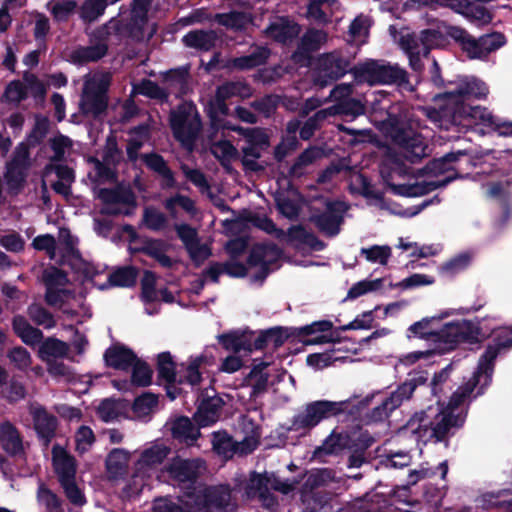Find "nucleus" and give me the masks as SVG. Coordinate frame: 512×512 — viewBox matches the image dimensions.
Returning <instances> with one entry per match:
<instances>
[{"instance_id": "f257e3e1", "label": "nucleus", "mask_w": 512, "mask_h": 512, "mask_svg": "<svg viewBox=\"0 0 512 512\" xmlns=\"http://www.w3.org/2000/svg\"><path fill=\"white\" fill-rule=\"evenodd\" d=\"M438 108H424L423 113L440 128L452 127L470 129L475 126L489 127L494 124L492 114L479 105H469L453 92H446L436 97Z\"/></svg>"}, {"instance_id": "f03ea898", "label": "nucleus", "mask_w": 512, "mask_h": 512, "mask_svg": "<svg viewBox=\"0 0 512 512\" xmlns=\"http://www.w3.org/2000/svg\"><path fill=\"white\" fill-rule=\"evenodd\" d=\"M380 173L390 190L394 194L401 196H422L439 187V184L436 182H409L408 180H410V172L408 169L399 162L393 161L391 159L386 160L382 164Z\"/></svg>"}, {"instance_id": "7ed1b4c3", "label": "nucleus", "mask_w": 512, "mask_h": 512, "mask_svg": "<svg viewBox=\"0 0 512 512\" xmlns=\"http://www.w3.org/2000/svg\"><path fill=\"white\" fill-rule=\"evenodd\" d=\"M185 497L183 501L190 507L188 512H221L229 504L231 492L225 485H194L188 488Z\"/></svg>"}, {"instance_id": "20e7f679", "label": "nucleus", "mask_w": 512, "mask_h": 512, "mask_svg": "<svg viewBox=\"0 0 512 512\" xmlns=\"http://www.w3.org/2000/svg\"><path fill=\"white\" fill-rule=\"evenodd\" d=\"M169 453L170 448L164 443L154 442L146 447L134 464L132 483L127 487V494H138Z\"/></svg>"}, {"instance_id": "39448f33", "label": "nucleus", "mask_w": 512, "mask_h": 512, "mask_svg": "<svg viewBox=\"0 0 512 512\" xmlns=\"http://www.w3.org/2000/svg\"><path fill=\"white\" fill-rule=\"evenodd\" d=\"M385 131L394 143L402 148L403 156L410 162H415L427 155V145L422 137L413 129V124L407 126L396 117H389L385 123Z\"/></svg>"}, {"instance_id": "423d86ee", "label": "nucleus", "mask_w": 512, "mask_h": 512, "mask_svg": "<svg viewBox=\"0 0 512 512\" xmlns=\"http://www.w3.org/2000/svg\"><path fill=\"white\" fill-rule=\"evenodd\" d=\"M111 82V75L96 72L85 76L80 109L84 114L97 116L107 107L106 91Z\"/></svg>"}, {"instance_id": "0eeeda50", "label": "nucleus", "mask_w": 512, "mask_h": 512, "mask_svg": "<svg viewBox=\"0 0 512 512\" xmlns=\"http://www.w3.org/2000/svg\"><path fill=\"white\" fill-rule=\"evenodd\" d=\"M498 347L496 346H489L483 356L481 357L478 369L473 374V376L468 380V382L459 387L451 396L447 407L445 410L449 411L453 415H456L459 412H463L461 407L465 404L467 399L469 398L470 394L473 392L476 385L480 382V379L483 377L485 378L484 384L486 385L490 378L492 373V364L495 358L498 355Z\"/></svg>"}, {"instance_id": "6e6552de", "label": "nucleus", "mask_w": 512, "mask_h": 512, "mask_svg": "<svg viewBox=\"0 0 512 512\" xmlns=\"http://www.w3.org/2000/svg\"><path fill=\"white\" fill-rule=\"evenodd\" d=\"M358 83L401 84L406 82V72L397 65L385 64L378 61H368L353 69Z\"/></svg>"}, {"instance_id": "1a4fd4ad", "label": "nucleus", "mask_w": 512, "mask_h": 512, "mask_svg": "<svg viewBox=\"0 0 512 512\" xmlns=\"http://www.w3.org/2000/svg\"><path fill=\"white\" fill-rule=\"evenodd\" d=\"M170 124L175 138L185 146H190L196 138L201 121L192 104H182L172 111Z\"/></svg>"}, {"instance_id": "9d476101", "label": "nucleus", "mask_w": 512, "mask_h": 512, "mask_svg": "<svg viewBox=\"0 0 512 512\" xmlns=\"http://www.w3.org/2000/svg\"><path fill=\"white\" fill-rule=\"evenodd\" d=\"M346 402L314 401L307 404L304 410L298 413L292 422L294 430H310L323 419L335 416L344 410Z\"/></svg>"}, {"instance_id": "9b49d317", "label": "nucleus", "mask_w": 512, "mask_h": 512, "mask_svg": "<svg viewBox=\"0 0 512 512\" xmlns=\"http://www.w3.org/2000/svg\"><path fill=\"white\" fill-rule=\"evenodd\" d=\"M426 382V377L420 375L407 379L388 397H386L378 406L374 407L368 417L373 422H380L387 419L390 414L402 405L403 402L409 400L415 389Z\"/></svg>"}, {"instance_id": "f8f14e48", "label": "nucleus", "mask_w": 512, "mask_h": 512, "mask_svg": "<svg viewBox=\"0 0 512 512\" xmlns=\"http://www.w3.org/2000/svg\"><path fill=\"white\" fill-rule=\"evenodd\" d=\"M97 197L103 203L102 212L105 214L130 215L136 207V200L130 188L117 186L112 189H99Z\"/></svg>"}, {"instance_id": "ddd939ff", "label": "nucleus", "mask_w": 512, "mask_h": 512, "mask_svg": "<svg viewBox=\"0 0 512 512\" xmlns=\"http://www.w3.org/2000/svg\"><path fill=\"white\" fill-rule=\"evenodd\" d=\"M203 469L200 459L174 457L165 467L169 477L178 483H192Z\"/></svg>"}, {"instance_id": "4468645a", "label": "nucleus", "mask_w": 512, "mask_h": 512, "mask_svg": "<svg viewBox=\"0 0 512 512\" xmlns=\"http://www.w3.org/2000/svg\"><path fill=\"white\" fill-rule=\"evenodd\" d=\"M347 62L336 53L325 54L319 59L316 84L321 87L343 76L347 70Z\"/></svg>"}, {"instance_id": "2eb2a0df", "label": "nucleus", "mask_w": 512, "mask_h": 512, "mask_svg": "<svg viewBox=\"0 0 512 512\" xmlns=\"http://www.w3.org/2000/svg\"><path fill=\"white\" fill-rule=\"evenodd\" d=\"M150 0H133L131 33L138 40L151 38L155 33V27L148 23L147 12Z\"/></svg>"}, {"instance_id": "dca6fc26", "label": "nucleus", "mask_w": 512, "mask_h": 512, "mask_svg": "<svg viewBox=\"0 0 512 512\" xmlns=\"http://www.w3.org/2000/svg\"><path fill=\"white\" fill-rule=\"evenodd\" d=\"M281 256V250L274 244L256 245L250 254L249 263L260 266L261 273L255 276V281L262 282L268 274V267L274 264Z\"/></svg>"}, {"instance_id": "f3484780", "label": "nucleus", "mask_w": 512, "mask_h": 512, "mask_svg": "<svg viewBox=\"0 0 512 512\" xmlns=\"http://www.w3.org/2000/svg\"><path fill=\"white\" fill-rule=\"evenodd\" d=\"M465 416L466 414L462 411L453 415L445 409L441 410L432 418L431 440L434 439L436 442L444 440L451 428L463 424Z\"/></svg>"}, {"instance_id": "a211bd4d", "label": "nucleus", "mask_w": 512, "mask_h": 512, "mask_svg": "<svg viewBox=\"0 0 512 512\" xmlns=\"http://www.w3.org/2000/svg\"><path fill=\"white\" fill-rule=\"evenodd\" d=\"M0 445L11 456L21 457L25 454V442L19 430L9 421L0 423Z\"/></svg>"}, {"instance_id": "6ab92c4d", "label": "nucleus", "mask_w": 512, "mask_h": 512, "mask_svg": "<svg viewBox=\"0 0 512 512\" xmlns=\"http://www.w3.org/2000/svg\"><path fill=\"white\" fill-rule=\"evenodd\" d=\"M431 409L428 411L416 412L401 429L404 434H410L416 441L426 443L431 440Z\"/></svg>"}, {"instance_id": "aec40b11", "label": "nucleus", "mask_w": 512, "mask_h": 512, "mask_svg": "<svg viewBox=\"0 0 512 512\" xmlns=\"http://www.w3.org/2000/svg\"><path fill=\"white\" fill-rule=\"evenodd\" d=\"M436 36V32L432 30L423 31L420 37L406 33L401 36L399 43L408 55L426 56Z\"/></svg>"}, {"instance_id": "412c9836", "label": "nucleus", "mask_w": 512, "mask_h": 512, "mask_svg": "<svg viewBox=\"0 0 512 512\" xmlns=\"http://www.w3.org/2000/svg\"><path fill=\"white\" fill-rule=\"evenodd\" d=\"M131 461V452L123 448L112 449L106 457L105 467L109 479L119 480L126 476Z\"/></svg>"}, {"instance_id": "4be33fe9", "label": "nucleus", "mask_w": 512, "mask_h": 512, "mask_svg": "<svg viewBox=\"0 0 512 512\" xmlns=\"http://www.w3.org/2000/svg\"><path fill=\"white\" fill-rule=\"evenodd\" d=\"M30 413L38 435L44 440V444L48 445L56 430V418L49 414L42 406L35 404L30 406Z\"/></svg>"}, {"instance_id": "5701e85b", "label": "nucleus", "mask_w": 512, "mask_h": 512, "mask_svg": "<svg viewBox=\"0 0 512 512\" xmlns=\"http://www.w3.org/2000/svg\"><path fill=\"white\" fill-rule=\"evenodd\" d=\"M52 459L55 473L57 474L60 483L75 479L76 464L74 458L67 453V451L55 445L52 449Z\"/></svg>"}, {"instance_id": "b1692460", "label": "nucleus", "mask_w": 512, "mask_h": 512, "mask_svg": "<svg viewBox=\"0 0 512 512\" xmlns=\"http://www.w3.org/2000/svg\"><path fill=\"white\" fill-rule=\"evenodd\" d=\"M268 37L280 43H287L294 39L300 32V27L285 18H278L265 30Z\"/></svg>"}, {"instance_id": "393cba45", "label": "nucleus", "mask_w": 512, "mask_h": 512, "mask_svg": "<svg viewBox=\"0 0 512 512\" xmlns=\"http://www.w3.org/2000/svg\"><path fill=\"white\" fill-rule=\"evenodd\" d=\"M340 10L337 0H311L307 7V17L319 23H328Z\"/></svg>"}, {"instance_id": "a878e982", "label": "nucleus", "mask_w": 512, "mask_h": 512, "mask_svg": "<svg viewBox=\"0 0 512 512\" xmlns=\"http://www.w3.org/2000/svg\"><path fill=\"white\" fill-rule=\"evenodd\" d=\"M136 357L132 350L122 345H113L104 354L106 364L119 370H128Z\"/></svg>"}, {"instance_id": "bb28decb", "label": "nucleus", "mask_w": 512, "mask_h": 512, "mask_svg": "<svg viewBox=\"0 0 512 512\" xmlns=\"http://www.w3.org/2000/svg\"><path fill=\"white\" fill-rule=\"evenodd\" d=\"M221 408V399L218 397H210L200 404L194 419L201 427L209 426L219 419Z\"/></svg>"}, {"instance_id": "cd10ccee", "label": "nucleus", "mask_w": 512, "mask_h": 512, "mask_svg": "<svg viewBox=\"0 0 512 512\" xmlns=\"http://www.w3.org/2000/svg\"><path fill=\"white\" fill-rule=\"evenodd\" d=\"M214 363V357L207 353L191 356L187 362L185 370V381L192 386L201 382L202 370Z\"/></svg>"}, {"instance_id": "c85d7f7f", "label": "nucleus", "mask_w": 512, "mask_h": 512, "mask_svg": "<svg viewBox=\"0 0 512 512\" xmlns=\"http://www.w3.org/2000/svg\"><path fill=\"white\" fill-rule=\"evenodd\" d=\"M69 346L67 343L56 339L47 338L39 347L38 356L46 364L67 357Z\"/></svg>"}, {"instance_id": "c756f323", "label": "nucleus", "mask_w": 512, "mask_h": 512, "mask_svg": "<svg viewBox=\"0 0 512 512\" xmlns=\"http://www.w3.org/2000/svg\"><path fill=\"white\" fill-rule=\"evenodd\" d=\"M12 326L15 334L28 346L39 344L43 338V333L39 329L32 327L21 315L13 318Z\"/></svg>"}, {"instance_id": "7c9ffc66", "label": "nucleus", "mask_w": 512, "mask_h": 512, "mask_svg": "<svg viewBox=\"0 0 512 512\" xmlns=\"http://www.w3.org/2000/svg\"><path fill=\"white\" fill-rule=\"evenodd\" d=\"M470 324L466 321L452 322L446 324L438 331L437 338L445 343L453 345L468 340Z\"/></svg>"}, {"instance_id": "2f4dec72", "label": "nucleus", "mask_w": 512, "mask_h": 512, "mask_svg": "<svg viewBox=\"0 0 512 512\" xmlns=\"http://www.w3.org/2000/svg\"><path fill=\"white\" fill-rule=\"evenodd\" d=\"M43 280L47 287L45 295L47 303H57L58 300L56 298L57 295L55 294V290L66 285L68 281L66 274L56 267H49L43 272Z\"/></svg>"}, {"instance_id": "473e14b6", "label": "nucleus", "mask_w": 512, "mask_h": 512, "mask_svg": "<svg viewBox=\"0 0 512 512\" xmlns=\"http://www.w3.org/2000/svg\"><path fill=\"white\" fill-rule=\"evenodd\" d=\"M171 432L174 438L188 445L194 443L200 435L199 430L187 417L174 420L171 425Z\"/></svg>"}, {"instance_id": "72a5a7b5", "label": "nucleus", "mask_w": 512, "mask_h": 512, "mask_svg": "<svg viewBox=\"0 0 512 512\" xmlns=\"http://www.w3.org/2000/svg\"><path fill=\"white\" fill-rule=\"evenodd\" d=\"M107 52V45L101 41L87 47H80L72 51L70 59L77 64L97 61Z\"/></svg>"}, {"instance_id": "f704fd0d", "label": "nucleus", "mask_w": 512, "mask_h": 512, "mask_svg": "<svg viewBox=\"0 0 512 512\" xmlns=\"http://www.w3.org/2000/svg\"><path fill=\"white\" fill-rule=\"evenodd\" d=\"M217 35L214 31L195 30L187 33L183 37L186 46L200 50L208 51L214 47Z\"/></svg>"}, {"instance_id": "c9c22d12", "label": "nucleus", "mask_w": 512, "mask_h": 512, "mask_svg": "<svg viewBox=\"0 0 512 512\" xmlns=\"http://www.w3.org/2000/svg\"><path fill=\"white\" fill-rule=\"evenodd\" d=\"M146 165L157 172L162 177V186L164 188L175 187V178L172 171L168 168L164 159L157 154H146L143 156Z\"/></svg>"}, {"instance_id": "e433bc0d", "label": "nucleus", "mask_w": 512, "mask_h": 512, "mask_svg": "<svg viewBox=\"0 0 512 512\" xmlns=\"http://www.w3.org/2000/svg\"><path fill=\"white\" fill-rule=\"evenodd\" d=\"M459 97V100H464L467 97L484 98L488 94L486 84L478 79H470L462 81L455 91H452Z\"/></svg>"}, {"instance_id": "4c0bfd02", "label": "nucleus", "mask_w": 512, "mask_h": 512, "mask_svg": "<svg viewBox=\"0 0 512 512\" xmlns=\"http://www.w3.org/2000/svg\"><path fill=\"white\" fill-rule=\"evenodd\" d=\"M163 206L172 217H177L179 209L191 216L195 215L197 212L194 201L182 194H175L167 198L163 202Z\"/></svg>"}, {"instance_id": "58836bf2", "label": "nucleus", "mask_w": 512, "mask_h": 512, "mask_svg": "<svg viewBox=\"0 0 512 512\" xmlns=\"http://www.w3.org/2000/svg\"><path fill=\"white\" fill-rule=\"evenodd\" d=\"M224 273L231 277H243L246 275V267L232 259L225 264L215 263L207 270V275L214 282H217L218 277Z\"/></svg>"}, {"instance_id": "ea45409f", "label": "nucleus", "mask_w": 512, "mask_h": 512, "mask_svg": "<svg viewBox=\"0 0 512 512\" xmlns=\"http://www.w3.org/2000/svg\"><path fill=\"white\" fill-rule=\"evenodd\" d=\"M323 153L320 149L311 147L306 149L295 161L290 169L293 177L302 176L308 168L322 157Z\"/></svg>"}, {"instance_id": "a19ab883", "label": "nucleus", "mask_w": 512, "mask_h": 512, "mask_svg": "<svg viewBox=\"0 0 512 512\" xmlns=\"http://www.w3.org/2000/svg\"><path fill=\"white\" fill-rule=\"evenodd\" d=\"M220 344L226 349L234 352L252 351L251 341L238 332H230L217 336Z\"/></svg>"}, {"instance_id": "79ce46f5", "label": "nucleus", "mask_w": 512, "mask_h": 512, "mask_svg": "<svg viewBox=\"0 0 512 512\" xmlns=\"http://www.w3.org/2000/svg\"><path fill=\"white\" fill-rule=\"evenodd\" d=\"M268 57V52L265 48H257L249 55L234 58L230 61L229 66L244 70L251 69L263 64Z\"/></svg>"}, {"instance_id": "37998d69", "label": "nucleus", "mask_w": 512, "mask_h": 512, "mask_svg": "<svg viewBox=\"0 0 512 512\" xmlns=\"http://www.w3.org/2000/svg\"><path fill=\"white\" fill-rule=\"evenodd\" d=\"M328 41V34L323 30H308L300 42V49L303 52H313L320 49Z\"/></svg>"}, {"instance_id": "c03bdc74", "label": "nucleus", "mask_w": 512, "mask_h": 512, "mask_svg": "<svg viewBox=\"0 0 512 512\" xmlns=\"http://www.w3.org/2000/svg\"><path fill=\"white\" fill-rule=\"evenodd\" d=\"M214 19L218 24L233 30L243 29L250 23V18L247 14L236 11L216 14Z\"/></svg>"}, {"instance_id": "a18cd8bd", "label": "nucleus", "mask_w": 512, "mask_h": 512, "mask_svg": "<svg viewBox=\"0 0 512 512\" xmlns=\"http://www.w3.org/2000/svg\"><path fill=\"white\" fill-rule=\"evenodd\" d=\"M439 319L436 317L423 318L422 320L412 324L408 332L415 337L431 339L437 338L438 331L435 324L438 323Z\"/></svg>"}, {"instance_id": "49530a36", "label": "nucleus", "mask_w": 512, "mask_h": 512, "mask_svg": "<svg viewBox=\"0 0 512 512\" xmlns=\"http://www.w3.org/2000/svg\"><path fill=\"white\" fill-rule=\"evenodd\" d=\"M266 364L262 363L255 366L248 376L249 384L252 388V396L256 397L267 390L269 374L264 372Z\"/></svg>"}, {"instance_id": "de8ad7c7", "label": "nucleus", "mask_w": 512, "mask_h": 512, "mask_svg": "<svg viewBox=\"0 0 512 512\" xmlns=\"http://www.w3.org/2000/svg\"><path fill=\"white\" fill-rule=\"evenodd\" d=\"M142 222L148 229L153 231H161L168 226L166 215L154 207H146L144 209Z\"/></svg>"}, {"instance_id": "09e8293b", "label": "nucleus", "mask_w": 512, "mask_h": 512, "mask_svg": "<svg viewBox=\"0 0 512 512\" xmlns=\"http://www.w3.org/2000/svg\"><path fill=\"white\" fill-rule=\"evenodd\" d=\"M158 404V399L154 394L145 393L138 397L133 404V413L137 418H144L153 413Z\"/></svg>"}, {"instance_id": "8fccbe9b", "label": "nucleus", "mask_w": 512, "mask_h": 512, "mask_svg": "<svg viewBox=\"0 0 512 512\" xmlns=\"http://www.w3.org/2000/svg\"><path fill=\"white\" fill-rule=\"evenodd\" d=\"M92 165L91 170L89 171V176L97 182H106L111 181L115 177V172L113 167L109 161H105L104 163L99 161L98 159L91 158L89 160Z\"/></svg>"}, {"instance_id": "3c124183", "label": "nucleus", "mask_w": 512, "mask_h": 512, "mask_svg": "<svg viewBox=\"0 0 512 512\" xmlns=\"http://www.w3.org/2000/svg\"><path fill=\"white\" fill-rule=\"evenodd\" d=\"M360 254L364 256L368 262L386 265L391 257V248L387 245H374L362 248Z\"/></svg>"}, {"instance_id": "603ef678", "label": "nucleus", "mask_w": 512, "mask_h": 512, "mask_svg": "<svg viewBox=\"0 0 512 512\" xmlns=\"http://www.w3.org/2000/svg\"><path fill=\"white\" fill-rule=\"evenodd\" d=\"M137 272L132 267H123L115 270L109 275L108 281L111 286L129 287L135 284Z\"/></svg>"}, {"instance_id": "864d4df0", "label": "nucleus", "mask_w": 512, "mask_h": 512, "mask_svg": "<svg viewBox=\"0 0 512 512\" xmlns=\"http://www.w3.org/2000/svg\"><path fill=\"white\" fill-rule=\"evenodd\" d=\"M130 368H132L131 383L133 385L144 387L151 383L152 370L146 363L136 357Z\"/></svg>"}, {"instance_id": "5fc2aeb1", "label": "nucleus", "mask_w": 512, "mask_h": 512, "mask_svg": "<svg viewBox=\"0 0 512 512\" xmlns=\"http://www.w3.org/2000/svg\"><path fill=\"white\" fill-rule=\"evenodd\" d=\"M56 245L59 262H61L65 257L75 253L76 239H74L69 230L61 229Z\"/></svg>"}, {"instance_id": "6e6d98bb", "label": "nucleus", "mask_w": 512, "mask_h": 512, "mask_svg": "<svg viewBox=\"0 0 512 512\" xmlns=\"http://www.w3.org/2000/svg\"><path fill=\"white\" fill-rule=\"evenodd\" d=\"M370 20L365 16H358L351 23L349 35L357 44H363L368 36Z\"/></svg>"}, {"instance_id": "4d7b16f0", "label": "nucleus", "mask_w": 512, "mask_h": 512, "mask_svg": "<svg viewBox=\"0 0 512 512\" xmlns=\"http://www.w3.org/2000/svg\"><path fill=\"white\" fill-rule=\"evenodd\" d=\"M37 499L46 512H62L61 504L57 496L47 487L41 484L38 488Z\"/></svg>"}, {"instance_id": "13d9d810", "label": "nucleus", "mask_w": 512, "mask_h": 512, "mask_svg": "<svg viewBox=\"0 0 512 512\" xmlns=\"http://www.w3.org/2000/svg\"><path fill=\"white\" fill-rule=\"evenodd\" d=\"M10 363L18 370H27L32 363L30 353L23 347L18 346L10 349L7 353Z\"/></svg>"}, {"instance_id": "bf43d9fd", "label": "nucleus", "mask_w": 512, "mask_h": 512, "mask_svg": "<svg viewBox=\"0 0 512 512\" xmlns=\"http://www.w3.org/2000/svg\"><path fill=\"white\" fill-rule=\"evenodd\" d=\"M108 0H86L81 9L85 21H94L104 13Z\"/></svg>"}, {"instance_id": "052dcab7", "label": "nucleus", "mask_w": 512, "mask_h": 512, "mask_svg": "<svg viewBox=\"0 0 512 512\" xmlns=\"http://www.w3.org/2000/svg\"><path fill=\"white\" fill-rule=\"evenodd\" d=\"M232 129L242 134L250 145H255L261 148H265L269 145L266 133L259 128L245 129L242 127H233Z\"/></svg>"}, {"instance_id": "680f3d73", "label": "nucleus", "mask_w": 512, "mask_h": 512, "mask_svg": "<svg viewBox=\"0 0 512 512\" xmlns=\"http://www.w3.org/2000/svg\"><path fill=\"white\" fill-rule=\"evenodd\" d=\"M48 373L58 381L71 382L75 379V375L71 367L63 363L61 360L48 362Z\"/></svg>"}, {"instance_id": "e2e57ef3", "label": "nucleus", "mask_w": 512, "mask_h": 512, "mask_svg": "<svg viewBox=\"0 0 512 512\" xmlns=\"http://www.w3.org/2000/svg\"><path fill=\"white\" fill-rule=\"evenodd\" d=\"M212 445L213 449L225 458H229L234 454V443L226 433H213Z\"/></svg>"}, {"instance_id": "0e129e2a", "label": "nucleus", "mask_w": 512, "mask_h": 512, "mask_svg": "<svg viewBox=\"0 0 512 512\" xmlns=\"http://www.w3.org/2000/svg\"><path fill=\"white\" fill-rule=\"evenodd\" d=\"M37 250L45 251L51 260L59 262L56 240L49 234L37 236L32 243Z\"/></svg>"}, {"instance_id": "69168bd1", "label": "nucleus", "mask_w": 512, "mask_h": 512, "mask_svg": "<svg viewBox=\"0 0 512 512\" xmlns=\"http://www.w3.org/2000/svg\"><path fill=\"white\" fill-rule=\"evenodd\" d=\"M28 315L34 323L44 328H52L55 325L53 316L40 305L29 306Z\"/></svg>"}, {"instance_id": "338daca9", "label": "nucleus", "mask_w": 512, "mask_h": 512, "mask_svg": "<svg viewBox=\"0 0 512 512\" xmlns=\"http://www.w3.org/2000/svg\"><path fill=\"white\" fill-rule=\"evenodd\" d=\"M158 372L159 376L169 383L175 380V365L170 353L163 352L158 355Z\"/></svg>"}, {"instance_id": "774afa93", "label": "nucleus", "mask_w": 512, "mask_h": 512, "mask_svg": "<svg viewBox=\"0 0 512 512\" xmlns=\"http://www.w3.org/2000/svg\"><path fill=\"white\" fill-rule=\"evenodd\" d=\"M76 7V2L72 0H62L49 3L51 13L59 21L67 19L74 13Z\"/></svg>"}]
</instances>
